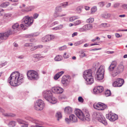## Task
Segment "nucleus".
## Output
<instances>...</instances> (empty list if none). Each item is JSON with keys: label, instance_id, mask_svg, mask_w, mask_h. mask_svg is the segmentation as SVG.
Instances as JSON below:
<instances>
[{"label": "nucleus", "instance_id": "3c124183", "mask_svg": "<svg viewBox=\"0 0 127 127\" xmlns=\"http://www.w3.org/2000/svg\"><path fill=\"white\" fill-rule=\"evenodd\" d=\"M48 48L47 47H45L43 48V52L44 53H46L48 51Z\"/></svg>", "mask_w": 127, "mask_h": 127}, {"label": "nucleus", "instance_id": "473e14b6", "mask_svg": "<svg viewBox=\"0 0 127 127\" xmlns=\"http://www.w3.org/2000/svg\"><path fill=\"white\" fill-rule=\"evenodd\" d=\"M97 8L96 6H94L91 9V14H93L97 10Z\"/></svg>", "mask_w": 127, "mask_h": 127}, {"label": "nucleus", "instance_id": "20e7f679", "mask_svg": "<svg viewBox=\"0 0 127 127\" xmlns=\"http://www.w3.org/2000/svg\"><path fill=\"white\" fill-rule=\"evenodd\" d=\"M33 18L32 17H29L27 16H25L23 20V24H21L20 27L23 29H25V26H29L32 24Z\"/></svg>", "mask_w": 127, "mask_h": 127}, {"label": "nucleus", "instance_id": "0eeeda50", "mask_svg": "<svg viewBox=\"0 0 127 127\" xmlns=\"http://www.w3.org/2000/svg\"><path fill=\"white\" fill-rule=\"evenodd\" d=\"M105 71V67L101 65L97 70L96 74V79L98 80H101L104 78Z\"/></svg>", "mask_w": 127, "mask_h": 127}, {"label": "nucleus", "instance_id": "864d4df0", "mask_svg": "<svg viewBox=\"0 0 127 127\" xmlns=\"http://www.w3.org/2000/svg\"><path fill=\"white\" fill-rule=\"evenodd\" d=\"M57 26L59 30H61L63 28V25L61 24Z\"/></svg>", "mask_w": 127, "mask_h": 127}, {"label": "nucleus", "instance_id": "bf43d9fd", "mask_svg": "<svg viewBox=\"0 0 127 127\" xmlns=\"http://www.w3.org/2000/svg\"><path fill=\"white\" fill-rule=\"evenodd\" d=\"M38 16V14L37 13L33 15V18L34 19H36L37 18Z\"/></svg>", "mask_w": 127, "mask_h": 127}, {"label": "nucleus", "instance_id": "aec40b11", "mask_svg": "<svg viewBox=\"0 0 127 127\" xmlns=\"http://www.w3.org/2000/svg\"><path fill=\"white\" fill-rule=\"evenodd\" d=\"M34 8V7L33 6H28L26 7L25 9H22V12H26L31 11Z\"/></svg>", "mask_w": 127, "mask_h": 127}, {"label": "nucleus", "instance_id": "f3484780", "mask_svg": "<svg viewBox=\"0 0 127 127\" xmlns=\"http://www.w3.org/2000/svg\"><path fill=\"white\" fill-rule=\"evenodd\" d=\"M52 90L54 93L58 94L62 93L64 90L63 89L59 87H53L52 88Z\"/></svg>", "mask_w": 127, "mask_h": 127}, {"label": "nucleus", "instance_id": "052dcab7", "mask_svg": "<svg viewBox=\"0 0 127 127\" xmlns=\"http://www.w3.org/2000/svg\"><path fill=\"white\" fill-rule=\"evenodd\" d=\"M78 33L77 32H74L72 34V37H73L74 36H77V35Z\"/></svg>", "mask_w": 127, "mask_h": 127}, {"label": "nucleus", "instance_id": "c85d7f7f", "mask_svg": "<svg viewBox=\"0 0 127 127\" xmlns=\"http://www.w3.org/2000/svg\"><path fill=\"white\" fill-rule=\"evenodd\" d=\"M56 116L57 118V120L59 121V119L62 118V116L61 113L60 112H58L56 113Z\"/></svg>", "mask_w": 127, "mask_h": 127}, {"label": "nucleus", "instance_id": "2eb2a0df", "mask_svg": "<svg viewBox=\"0 0 127 127\" xmlns=\"http://www.w3.org/2000/svg\"><path fill=\"white\" fill-rule=\"evenodd\" d=\"M43 95L44 98L48 101H49V100L51 98L52 96L51 92L49 90L44 91Z\"/></svg>", "mask_w": 127, "mask_h": 127}, {"label": "nucleus", "instance_id": "2f4dec72", "mask_svg": "<svg viewBox=\"0 0 127 127\" xmlns=\"http://www.w3.org/2000/svg\"><path fill=\"white\" fill-rule=\"evenodd\" d=\"M38 35L36 33H32L31 34H27L25 36V37L27 38H31L33 36H36Z\"/></svg>", "mask_w": 127, "mask_h": 127}, {"label": "nucleus", "instance_id": "6e6d98bb", "mask_svg": "<svg viewBox=\"0 0 127 127\" xmlns=\"http://www.w3.org/2000/svg\"><path fill=\"white\" fill-rule=\"evenodd\" d=\"M24 56L23 55H21L17 57V58L20 59H23L24 58Z\"/></svg>", "mask_w": 127, "mask_h": 127}, {"label": "nucleus", "instance_id": "a878e982", "mask_svg": "<svg viewBox=\"0 0 127 127\" xmlns=\"http://www.w3.org/2000/svg\"><path fill=\"white\" fill-rule=\"evenodd\" d=\"M86 31L91 29L92 28V25L90 24H87L84 26Z\"/></svg>", "mask_w": 127, "mask_h": 127}, {"label": "nucleus", "instance_id": "f257e3e1", "mask_svg": "<svg viewBox=\"0 0 127 127\" xmlns=\"http://www.w3.org/2000/svg\"><path fill=\"white\" fill-rule=\"evenodd\" d=\"M24 76L17 71L12 72L8 80V82L12 86H16L23 82Z\"/></svg>", "mask_w": 127, "mask_h": 127}, {"label": "nucleus", "instance_id": "c9c22d12", "mask_svg": "<svg viewBox=\"0 0 127 127\" xmlns=\"http://www.w3.org/2000/svg\"><path fill=\"white\" fill-rule=\"evenodd\" d=\"M80 17L78 16H74L70 18L69 20L70 21H72L75 19L79 18Z\"/></svg>", "mask_w": 127, "mask_h": 127}, {"label": "nucleus", "instance_id": "39448f33", "mask_svg": "<svg viewBox=\"0 0 127 127\" xmlns=\"http://www.w3.org/2000/svg\"><path fill=\"white\" fill-rule=\"evenodd\" d=\"M93 116L105 125H107V123L106 119L101 113L95 112L93 114Z\"/></svg>", "mask_w": 127, "mask_h": 127}, {"label": "nucleus", "instance_id": "338daca9", "mask_svg": "<svg viewBox=\"0 0 127 127\" xmlns=\"http://www.w3.org/2000/svg\"><path fill=\"white\" fill-rule=\"evenodd\" d=\"M37 49L36 47V46H35L33 47L31 49V51H33Z\"/></svg>", "mask_w": 127, "mask_h": 127}, {"label": "nucleus", "instance_id": "774afa93", "mask_svg": "<svg viewBox=\"0 0 127 127\" xmlns=\"http://www.w3.org/2000/svg\"><path fill=\"white\" fill-rule=\"evenodd\" d=\"M21 127H28V125L27 124H23L21 125Z\"/></svg>", "mask_w": 127, "mask_h": 127}, {"label": "nucleus", "instance_id": "c756f323", "mask_svg": "<svg viewBox=\"0 0 127 127\" xmlns=\"http://www.w3.org/2000/svg\"><path fill=\"white\" fill-rule=\"evenodd\" d=\"M62 57L61 56L59 55L56 56L54 60L55 61H59L62 60Z\"/></svg>", "mask_w": 127, "mask_h": 127}, {"label": "nucleus", "instance_id": "8fccbe9b", "mask_svg": "<svg viewBox=\"0 0 127 127\" xmlns=\"http://www.w3.org/2000/svg\"><path fill=\"white\" fill-rule=\"evenodd\" d=\"M25 46H32V43H26L24 44Z\"/></svg>", "mask_w": 127, "mask_h": 127}, {"label": "nucleus", "instance_id": "4c0bfd02", "mask_svg": "<svg viewBox=\"0 0 127 127\" xmlns=\"http://www.w3.org/2000/svg\"><path fill=\"white\" fill-rule=\"evenodd\" d=\"M94 18H90L86 20L87 22L88 23H91L94 21Z\"/></svg>", "mask_w": 127, "mask_h": 127}, {"label": "nucleus", "instance_id": "58836bf2", "mask_svg": "<svg viewBox=\"0 0 127 127\" xmlns=\"http://www.w3.org/2000/svg\"><path fill=\"white\" fill-rule=\"evenodd\" d=\"M41 55L40 54H36L33 55V58H38L41 57L43 58V57H41Z\"/></svg>", "mask_w": 127, "mask_h": 127}, {"label": "nucleus", "instance_id": "5fc2aeb1", "mask_svg": "<svg viewBox=\"0 0 127 127\" xmlns=\"http://www.w3.org/2000/svg\"><path fill=\"white\" fill-rule=\"evenodd\" d=\"M80 56L81 58H83L84 57L86 56V55L85 53L84 52H82L80 55Z\"/></svg>", "mask_w": 127, "mask_h": 127}, {"label": "nucleus", "instance_id": "72a5a7b5", "mask_svg": "<svg viewBox=\"0 0 127 127\" xmlns=\"http://www.w3.org/2000/svg\"><path fill=\"white\" fill-rule=\"evenodd\" d=\"M83 42V40H80L75 43H74V45L75 46H77L82 44Z\"/></svg>", "mask_w": 127, "mask_h": 127}, {"label": "nucleus", "instance_id": "0e129e2a", "mask_svg": "<svg viewBox=\"0 0 127 127\" xmlns=\"http://www.w3.org/2000/svg\"><path fill=\"white\" fill-rule=\"evenodd\" d=\"M122 7L124 9L127 10V4H124L122 5Z\"/></svg>", "mask_w": 127, "mask_h": 127}, {"label": "nucleus", "instance_id": "bb28decb", "mask_svg": "<svg viewBox=\"0 0 127 127\" xmlns=\"http://www.w3.org/2000/svg\"><path fill=\"white\" fill-rule=\"evenodd\" d=\"M101 16L103 18L107 19L110 17L111 14L109 13L103 14L101 15Z\"/></svg>", "mask_w": 127, "mask_h": 127}, {"label": "nucleus", "instance_id": "6e6552de", "mask_svg": "<svg viewBox=\"0 0 127 127\" xmlns=\"http://www.w3.org/2000/svg\"><path fill=\"white\" fill-rule=\"evenodd\" d=\"M45 104L43 101L41 99L37 100L34 103V107L37 110H41L44 107Z\"/></svg>", "mask_w": 127, "mask_h": 127}, {"label": "nucleus", "instance_id": "de8ad7c7", "mask_svg": "<svg viewBox=\"0 0 127 127\" xmlns=\"http://www.w3.org/2000/svg\"><path fill=\"white\" fill-rule=\"evenodd\" d=\"M5 115L8 116L14 117L15 115L14 114L12 113H6L5 114Z\"/></svg>", "mask_w": 127, "mask_h": 127}, {"label": "nucleus", "instance_id": "a19ab883", "mask_svg": "<svg viewBox=\"0 0 127 127\" xmlns=\"http://www.w3.org/2000/svg\"><path fill=\"white\" fill-rule=\"evenodd\" d=\"M107 24L106 23H104L101 24L100 25V26L101 28H106L108 27L107 25Z\"/></svg>", "mask_w": 127, "mask_h": 127}, {"label": "nucleus", "instance_id": "09e8293b", "mask_svg": "<svg viewBox=\"0 0 127 127\" xmlns=\"http://www.w3.org/2000/svg\"><path fill=\"white\" fill-rule=\"evenodd\" d=\"M17 121L18 123L21 124L23 125V124H24V122L23 120L20 119H18L17 120Z\"/></svg>", "mask_w": 127, "mask_h": 127}, {"label": "nucleus", "instance_id": "ea45409f", "mask_svg": "<svg viewBox=\"0 0 127 127\" xmlns=\"http://www.w3.org/2000/svg\"><path fill=\"white\" fill-rule=\"evenodd\" d=\"M81 20H78L76 21L74 23L73 25L74 26L78 25L81 23Z\"/></svg>", "mask_w": 127, "mask_h": 127}, {"label": "nucleus", "instance_id": "a211bd4d", "mask_svg": "<svg viewBox=\"0 0 127 127\" xmlns=\"http://www.w3.org/2000/svg\"><path fill=\"white\" fill-rule=\"evenodd\" d=\"M61 82L64 86H66L68 85L70 82L68 76H63L62 78Z\"/></svg>", "mask_w": 127, "mask_h": 127}, {"label": "nucleus", "instance_id": "49530a36", "mask_svg": "<svg viewBox=\"0 0 127 127\" xmlns=\"http://www.w3.org/2000/svg\"><path fill=\"white\" fill-rule=\"evenodd\" d=\"M63 57L65 59H67L69 57V55L68 54L66 53H64L63 56Z\"/></svg>", "mask_w": 127, "mask_h": 127}, {"label": "nucleus", "instance_id": "69168bd1", "mask_svg": "<svg viewBox=\"0 0 127 127\" xmlns=\"http://www.w3.org/2000/svg\"><path fill=\"white\" fill-rule=\"evenodd\" d=\"M36 48H41L43 47V45H39L36 46Z\"/></svg>", "mask_w": 127, "mask_h": 127}, {"label": "nucleus", "instance_id": "603ef678", "mask_svg": "<svg viewBox=\"0 0 127 127\" xmlns=\"http://www.w3.org/2000/svg\"><path fill=\"white\" fill-rule=\"evenodd\" d=\"M79 101L81 102L82 103L83 102V99L81 97H79L78 98Z\"/></svg>", "mask_w": 127, "mask_h": 127}, {"label": "nucleus", "instance_id": "79ce46f5", "mask_svg": "<svg viewBox=\"0 0 127 127\" xmlns=\"http://www.w3.org/2000/svg\"><path fill=\"white\" fill-rule=\"evenodd\" d=\"M78 31L80 32L86 31L84 26L82 27L79 29Z\"/></svg>", "mask_w": 127, "mask_h": 127}, {"label": "nucleus", "instance_id": "13d9d810", "mask_svg": "<svg viewBox=\"0 0 127 127\" xmlns=\"http://www.w3.org/2000/svg\"><path fill=\"white\" fill-rule=\"evenodd\" d=\"M65 120L66 122L68 124L69 123L70 121H71L70 119H69L68 118H65Z\"/></svg>", "mask_w": 127, "mask_h": 127}, {"label": "nucleus", "instance_id": "9d476101", "mask_svg": "<svg viewBox=\"0 0 127 127\" xmlns=\"http://www.w3.org/2000/svg\"><path fill=\"white\" fill-rule=\"evenodd\" d=\"M94 108L98 110H103L107 107L106 106L102 103L99 102L95 103L93 105Z\"/></svg>", "mask_w": 127, "mask_h": 127}, {"label": "nucleus", "instance_id": "ddd939ff", "mask_svg": "<svg viewBox=\"0 0 127 127\" xmlns=\"http://www.w3.org/2000/svg\"><path fill=\"white\" fill-rule=\"evenodd\" d=\"M124 83V81L123 79L118 78L113 83V85L115 87H121Z\"/></svg>", "mask_w": 127, "mask_h": 127}, {"label": "nucleus", "instance_id": "423d86ee", "mask_svg": "<svg viewBox=\"0 0 127 127\" xmlns=\"http://www.w3.org/2000/svg\"><path fill=\"white\" fill-rule=\"evenodd\" d=\"M28 79L31 80H36L39 78V76L37 72L34 70H29L27 72Z\"/></svg>", "mask_w": 127, "mask_h": 127}, {"label": "nucleus", "instance_id": "9b49d317", "mask_svg": "<svg viewBox=\"0 0 127 127\" xmlns=\"http://www.w3.org/2000/svg\"><path fill=\"white\" fill-rule=\"evenodd\" d=\"M106 117L110 121L112 122L118 119V116L117 115L111 112L107 114Z\"/></svg>", "mask_w": 127, "mask_h": 127}, {"label": "nucleus", "instance_id": "37998d69", "mask_svg": "<svg viewBox=\"0 0 127 127\" xmlns=\"http://www.w3.org/2000/svg\"><path fill=\"white\" fill-rule=\"evenodd\" d=\"M67 49V47L66 45H64L63 46L60 47L59 48V50L60 51L65 50Z\"/></svg>", "mask_w": 127, "mask_h": 127}, {"label": "nucleus", "instance_id": "4be33fe9", "mask_svg": "<svg viewBox=\"0 0 127 127\" xmlns=\"http://www.w3.org/2000/svg\"><path fill=\"white\" fill-rule=\"evenodd\" d=\"M16 125V122L14 121H11L9 122L7 124L9 127H14Z\"/></svg>", "mask_w": 127, "mask_h": 127}, {"label": "nucleus", "instance_id": "f704fd0d", "mask_svg": "<svg viewBox=\"0 0 127 127\" xmlns=\"http://www.w3.org/2000/svg\"><path fill=\"white\" fill-rule=\"evenodd\" d=\"M105 94L106 97L110 96L111 95V93L110 90H106L105 93Z\"/></svg>", "mask_w": 127, "mask_h": 127}, {"label": "nucleus", "instance_id": "680f3d73", "mask_svg": "<svg viewBox=\"0 0 127 127\" xmlns=\"http://www.w3.org/2000/svg\"><path fill=\"white\" fill-rule=\"evenodd\" d=\"M65 98V96H63L61 95L59 97V99H64Z\"/></svg>", "mask_w": 127, "mask_h": 127}, {"label": "nucleus", "instance_id": "cd10ccee", "mask_svg": "<svg viewBox=\"0 0 127 127\" xmlns=\"http://www.w3.org/2000/svg\"><path fill=\"white\" fill-rule=\"evenodd\" d=\"M9 3L8 2H3L1 4L0 6L2 8L6 7L9 5Z\"/></svg>", "mask_w": 127, "mask_h": 127}, {"label": "nucleus", "instance_id": "7c9ffc66", "mask_svg": "<svg viewBox=\"0 0 127 127\" xmlns=\"http://www.w3.org/2000/svg\"><path fill=\"white\" fill-rule=\"evenodd\" d=\"M49 100H51V102L53 104L56 103L57 101V99L55 98L52 97V96L51 98L49 100Z\"/></svg>", "mask_w": 127, "mask_h": 127}, {"label": "nucleus", "instance_id": "5701e85b", "mask_svg": "<svg viewBox=\"0 0 127 127\" xmlns=\"http://www.w3.org/2000/svg\"><path fill=\"white\" fill-rule=\"evenodd\" d=\"M69 119L73 122H76L77 121V117L74 115L71 114L69 116Z\"/></svg>", "mask_w": 127, "mask_h": 127}, {"label": "nucleus", "instance_id": "6ab92c4d", "mask_svg": "<svg viewBox=\"0 0 127 127\" xmlns=\"http://www.w3.org/2000/svg\"><path fill=\"white\" fill-rule=\"evenodd\" d=\"M103 90V87L101 86H99L95 88L94 89L93 91L94 93L96 94L101 93Z\"/></svg>", "mask_w": 127, "mask_h": 127}, {"label": "nucleus", "instance_id": "393cba45", "mask_svg": "<svg viewBox=\"0 0 127 127\" xmlns=\"http://www.w3.org/2000/svg\"><path fill=\"white\" fill-rule=\"evenodd\" d=\"M64 72V71H61L57 73L54 76V79L56 80L58 79Z\"/></svg>", "mask_w": 127, "mask_h": 127}, {"label": "nucleus", "instance_id": "c03bdc74", "mask_svg": "<svg viewBox=\"0 0 127 127\" xmlns=\"http://www.w3.org/2000/svg\"><path fill=\"white\" fill-rule=\"evenodd\" d=\"M81 7L80 6H78L76 9V11L78 13H80L81 11Z\"/></svg>", "mask_w": 127, "mask_h": 127}, {"label": "nucleus", "instance_id": "f03ea898", "mask_svg": "<svg viewBox=\"0 0 127 127\" xmlns=\"http://www.w3.org/2000/svg\"><path fill=\"white\" fill-rule=\"evenodd\" d=\"M117 65V62L116 61H113L108 68L110 73L112 77L116 76L123 70L124 66L122 64H120L118 66Z\"/></svg>", "mask_w": 127, "mask_h": 127}, {"label": "nucleus", "instance_id": "b1692460", "mask_svg": "<svg viewBox=\"0 0 127 127\" xmlns=\"http://www.w3.org/2000/svg\"><path fill=\"white\" fill-rule=\"evenodd\" d=\"M85 80L87 81L86 84H91L94 82V79L93 76L91 77V78H88L87 79Z\"/></svg>", "mask_w": 127, "mask_h": 127}, {"label": "nucleus", "instance_id": "e2e57ef3", "mask_svg": "<svg viewBox=\"0 0 127 127\" xmlns=\"http://www.w3.org/2000/svg\"><path fill=\"white\" fill-rule=\"evenodd\" d=\"M119 3H115L114 4V7L115 8L118 7L119 6Z\"/></svg>", "mask_w": 127, "mask_h": 127}, {"label": "nucleus", "instance_id": "f8f14e48", "mask_svg": "<svg viewBox=\"0 0 127 127\" xmlns=\"http://www.w3.org/2000/svg\"><path fill=\"white\" fill-rule=\"evenodd\" d=\"M11 33V31L10 30L4 33H0V44L2 42V39H6Z\"/></svg>", "mask_w": 127, "mask_h": 127}, {"label": "nucleus", "instance_id": "412c9836", "mask_svg": "<svg viewBox=\"0 0 127 127\" xmlns=\"http://www.w3.org/2000/svg\"><path fill=\"white\" fill-rule=\"evenodd\" d=\"M72 109L70 106H67L65 107L64 109L65 113L67 114H70L72 112Z\"/></svg>", "mask_w": 127, "mask_h": 127}, {"label": "nucleus", "instance_id": "a18cd8bd", "mask_svg": "<svg viewBox=\"0 0 127 127\" xmlns=\"http://www.w3.org/2000/svg\"><path fill=\"white\" fill-rule=\"evenodd\" d=\"M19 25L18 23H16L14 24L12 26V28L14 29H15L18 28Z\"/></svg>", "mask_w": 127, "mask_h": 127}, {"label": "nucleus", "instance_id": "dca6fc26", "mask_svg": "<svg viewBox=\"0 0 127 127\" xmlns=\"http://www.w3.org/2000/svg\"><path fill=\"white\" fill-rule=\"evenodd\" d=\"M92 71L91 69L85 71L83 73V76L85 79H87L88 78H91L92 77Z\"/></svg>", "mask_w": 127, "mask_h": 127}, {"label": "nucleus", "instance_id": "7ed1b4c3", "mask_svg": "<svg viewBox=\"0 0 127 127\" xmlns=\"http://www.w3.org/2000/svg\"><path fill=\"white\" fill-rule=\"evenodd\" d=\"M84 113L79 109L75 111L76 115L80 120L83 121L85 120L89 121L91 120L90 115L88 110L86 109H84Z\"/></svg>", "mask_w": 127, "mask_h": 127}, {"label": "nucleus", "instance_id": "4d7b16f0", "mask_svg": "<svg viewBox=\"0 0 127 127\" xmlns=\"http://www.w3.org/2000/svg\"><path fill=\"white\" fill-rule=\"evenodd\" d=\"M98 5L100 7H103L104 5V2H101L98 3Z\"/></svg>", "mask_w": 127, "mask_h": 127}, {"label": "nucleus", "instance_id": "4468645a", "mask_svg": "<svg viewBox=\"0 0 127 127\" xmlns=\"http://www.w3.org/2000/svg\"><path fill=\"white\" fill-rule=\"evenodd\" d=\"M53 35H47L41 38V41L43 42H46L53 39L55 38Z\"/></svg>", "mask_w": 127, "mask_h": 127}, {"label": "nucleus", "instance_id": "1a4fd4ad", "mask_svg": "<svg viewBox=\"0 0 127 127\" xmlns=\"http://www.w3.org/2000/svg\"><path fill=\"white\" fill-rule=\"evenodd\" d=\"M62 11L61 6H58L55 8V12L54 14V16L55 18L58 17H62L65 16V14H62L61 13Z\"/></svg>", "mask_w": 127, "mask_h": 127}, {"label": "nucleus", "instance_id": "e433bc0d", "mask_svg": "<svg viewBox=\"0 0 127 127\" xmlns=\"http://www.w3.org/2000/svg\"><path fill=\"white\" fill-rule=\"evenodd\" d=\"M60 5L61 7H62L63 8H65L68 5V3L67 2H65L61 3Z\"/></svg>", "mask_w": 127, "mask_h": 127}]
</instances>
